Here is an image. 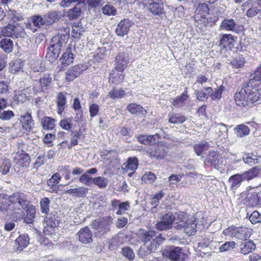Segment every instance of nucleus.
<instances>
[{
    "instance_id": "f257e3e1",
    "label": "nucleus",
    "mask_w": 261,
    "mask_h": 261,
    "mask_svg": "<svg viewBox=\"0 0 261 261\" xmlns=\"http://www.w3.org/2000/svg\"><path fill=\"white\" fill-rule=\"evenodd\" d=\"M261 98V65L256 69L253 78L245 84L234 95V101L240 107H251Z\"/></svg>"
},
{
    "instance_id": "f03ea898",
    "label": "nucleus",
    "mask_w": 261,
    "mask_h": 261,
    "mask_svg": "<svg viewBox=\"0 0 261 261\" xmlns=\"http://www.w3.org/2000/svg\"><path fill=\"white\" fill-rule=\"evenodd\" d=\"M51 41L53 44L47 48L45 57L51 63L57 59L61 51H65L64 46L65 45V35L56 36L52 39Z\"/></svg>"
},
{
    "instance_id": "7ed1b4c3",
    "label": "nucleus",
    "mask_w": 261,
    "mask_h": 261,
    "mask_svg": "<svg viewBox=\"0 0 261 261\" xmlns=\"http://www.w3.org/2000/svg\"><path fill=\"white\" fill-rule=\"evenodd\" d=\"M113 220V218L110 216L98 218L92 222L91 226L95 230V233L97 236L104 235L110 231Z\"/></svg>"
},
{
    "instance_id": "20e7f679",
    "label": "nucleus",
    "mask_w": 261,
    "mask_h": 261,
    "mask_svg": "<svg viewBox=\"0 0 261 261\" xmlns=\"http://www.w3.org/2000/svg\"><path fill=\"white\" fill-rule=\"evenodd\" d=\"M223 234L232 238L246 240L250 237L251 230L246 227L231 226L224 229Z\"/></svg>"
},
{
    "instance_id": "39448f33",
    "label": "nucleus",
    "mask_w": 261,
    "mask_h": 261,
    "mask_svg": "<svg viewBox=\"0 0 261 261\" xmlns=\"http://www.w3.org/2000/svg\"><path fill=\"white\" fill-rule=\"evenodd\" d=\"M1 34L4 36L13 38L24 37L25 35L24 29L17 23L15 25L8 24L1 29Z\"/></svg>"
},
{
    "instance_id": "423d86ee",
    "label": "nucleus",
    "mask_w": 261,
    "mask_h": 261,
    "mask_svg": "<svg viewBox=\"0 0 261 261\" xmlns=\"http://www.w3.org/2000/svg\"><path fill=\"white\" fill-rule=\"evenodd\" d=\"M180 217L181 214H173L171 213L166 214L163 216L161 221L156 224V228L160 230H163L171 228L174 222L178 225Z\"/></svg>"
},
{
    "instance_id": "0eeeda50",
    "label": "nucleus",
    "mask_w": 261,
    "mask_h": 261,
    "mask_svg": "<svg viewBox=\"0 0 261 261\" xmlns=\"http://www.w3.org/2000/svg\"><path fill=\"white\" fill-rule=\"evenodd\" d=\"M145 150L150 158H155L157 160L164 159L167 153L166 146L161 143L155 146H147Z\"/></svg>"
},
{
    "instance_id": "6e6552de",
    "label": "nucleus",
    "mask_w": 261,
    "mask_h": 261,
    "mask_svg": "<svg viewBox=\"0 0 261 261\" xmlns=\"http://www.w3.org/2000/svg\"><path fill=\"white\" fill-rule=\"evenodd\" d=\"M185 216L181 214V217L178 225L175 227L178 229L184 228V232L188 236L194 235L196 232V224L195 223V219L191 218L185 221Z\"/></svg>"
},
{
    "instance_id": "1a4fd4ad",
    "label": "nucleus",
    "mask_w": 261,
    "mask_h": 261,
    "mask_svg": "<svg viewBox=\"0 0 261 261\" xmlns=\"http://www.w3.org/2000/svg\"><path fill=\"white\" fill-rule=\"evenodd\" d=\"M9 200L11 202V206L21 207V209L28 208L29 205V200L27 196L22 193H16L9 197Z\"/></svg>"
},
{
    "instance_id": "9d476101",
    "label": "nucleus",
    "mask_w": 261,
    "mask_h": 261,
    "mask_svg": "<svg viewBox=\"0 0 261 261\" xmlns=\"http://www.w3.org/2000/svg\"><path fill=\"white\" fill-rule=\"evenodd\" d=\"M63 224L62 223L59 222L55 216H53L51 214L48 215L44 219V232L47 234L54 231L55 227H57L59 229L62 226Z\"/></svg>"
},
{
    "instance_id": "9b49d317",
    "label": "nucleus",
    "mask_w": 261,
    "mask_h": 261,
    "mask_svg": "<svg viewBox=\"0 0 261 261\" xmlns=\"http://www.w3.org/2000/svg\"><path fill=\"white\" fill-rule=\"evenodd\" d=\"M168 258L172 261H184L187 254L183 251L182 248L171 246L167 250Z\"/></svg>"
},
{
    "instance_id": "f8f14e48",
    "label": "nucleus",
    "mask_w": 261,
    "mask_h": 261,
    "mask_svg": "<svg viewBox=\"0 0 261 261\" xmlns=\"http://www.w3.org/2000/svg\"><path fill=\"white\" fill-rule=\"evenodd\" d=\"M61 180V176L58 173H56L52 175L51 178L47 181V184L48 187H50L51 192H55L56 193L64 194L65 193V190H62L61 188H63V185H58L59 181Z\"/></svg>"
},
{
    "instance_id": "ddd939ff",
    "label": "nucleus",
    "mask_w": 261,
    "mask_h": 261,
    "mask_svg": "<svg viewBox=\"0 0 261 261\" xmlns=\"http://www.w3.org/2000/svg\"><path fill=\"white\" fill-rule=\"evenodd\" d=\"M129 56L127 52H121L115 58V69L124 71L129 62Z\"/></svg>"
},
{
    "instance_id": "4468645a",
    "label": "nucleus",
    "mask_w": 261,
    "mask_h": 261,
    "mask_svg": "<svg viewBox=\"0 0 261 261\" xmlns=\"http://www.w3.org/2000/svg\"><path fill=\"white\" fill-rule=\"evenodd\" d=\"M206 161L217 169L221 168L224 164L223 157L217 151H215L209 152Z\"/></svg>"
},
{
    "instance_id": "2eb2a0df",
    "label": "nucleus",
    "mask_w": 261,
    "mask_h": 261,
    "mask_svg": "<svg viewBox=\"0 0 261 261\" xmlns=\"http://www.w3.org/2000/svg\"><path fill=\"white\" fill-rule=\"evenodd\" d=\"M111 206L113 211H115L117 215H122L127 211L129 207L128 201L121 202L120 200L114 199L111 201Z\"/></svg>"
},
{
    "instance_id": "dca6fc26",
    "label": "nucleus",
    "mask_w": 261,
    "mask_h": 261,
    "mask_svg": "<svg viewBox=\"0 0 261 261\" xmlns=\"http://www.w3.org/2000/svg\"><path fill=\"white\" fill-rule=\"evenodd\" d=\"M133 22L128 19H124L121 20L117 25L115 32L118 36H123L126 34Z\"/></svg>"
},
{
    "instance_id": "f3484780",
    "label": "nucleus",
    "mask_w": 261,
    "mask_h": 261,
    "mask_svg": "<svg viewBox=\"0 0 261 261\" xmlns=\"http://www.w3.org/2000/svg\"><path fill=\"white\" fill-rule=\"evenodd\" d=\"M237 37L231 34H224L221 37L219 44L225 48L231 50L234 46Z\"/></svg>"
},
{
    "instance_id": "a211bd4d",
    "label": "nucleus",
    "mask_w": 261,
    "mask_h": 261,
    "mask_svg": "<svg viewBox=\"0 0 261 261\" xmlns=\"http://www.w3.org/2000/svg\"><path fill=\"white\" fill-rule=\"evenodd\" d=\"M160 240V241H163L164 239L162 237L160 234H157L154 231L150 230L144 232L142 235V240L143 243H146V245L148 246L150 244L149 242L156 241V240Z\"/></svg>"
},
{
    "instance_id": "6ab92c4d",
    "label": "nucleus",
    "mask_w": 261,
    "mask_h": 261,
    "mask_svg": "<svg viewBox=\"0 0 261 261\" xmlns=\"http://www.w3.org/2000/svg\"><path fill=\"white\" fill-rule=\"evenodd\" d=\"M78 236L79 241L82 243L88 244L92 241V233L87 226L80 229Z\"/></svg>"
},
{
    "instance_id": "aec40b11",
    "label": "nucleus",
    "mask_w": 261,
    "mask_h": 261,
    "mask_svg": "<svg viewBox=\"0 0 261 261\" xmlns=\"http://www.w3.org/2000/svg\"><path fill=\"white\" fill-rule=\"evenodd\" d=\"M163 241H160V240H156V241H150V244L147 246L146 243L143 244V246L141 248V250H143L144 255H148L152 252L155 251V250L159 248V246L161 244Z\"/></svg>"
},
{
    "instance_id": "412c9836",
    "label": "nucleus",
    "mask_w": 261,
    "mask_h": 261,
    "mask_svg": "<svg viewBox=\"0 0 261 261\" xmlns=\"http://www.w3.org/2000/svg\"><path fill=\"white\" fill-rule=\"evenodd\" d=\"M85 69L83 65H77L71 69H69L66 72V80L72 81L76 77L78 76L81 72Z\"/></svg>"
},
{
    "instance_id": "4be33fe9",
    "label": "nucleus",
    "mask_w": 261,
    "mask_h": 261,
    "mask_svg": "<svg viewBox=\"0 0 261 261\" xmlns=\"http://www.w3.org/2000/svg\"><path fill=\"white\" fill-rule=\"evenodd\" d=\"M124 76V71L115 70L114 68L110 74L109 81L114 84H120L123 81Z\"/></svg>"
},
{
    "instance_id": "5701e85b",
    "label": "nucleus",
    "mask_w": 261,
    "mask_h": 261,
    "mask_svg": "<svg viewBox=\"0 0 261 261\" xmlns=\"http://www.w3.org/2000/svg\"><path fill=\"white\" fill-rule=\"evenodd\" d=\"M159 138V135L156 134L154 135H140L137 139L139 142L149 146L155 144L156 139Z\"/></svg>"
},
{
    "instance_id": "b1692460",
    "label": "nucleus",
    "mask_w": 261,
    "mask_h": 261,
    "mask_svg": "<svg viewBox=\"0 0 261 261\" xmlns=\"http://www.w3.org/2000/svg\"><path fill=\"white\" fill-rule=\"evenodd\" d=\"M209 9L205 3L199 4L195 11V18L197 20L203 19L208 14Z\"/></svg>"
},
{
    "instance_id": "393cba45",
    "label": "nucleus",
    "mask_w": 261,
    "mask_h": 261,
    "mask_svg": "<svg viewBox=\"0 0 261 261\" xmlns=\"http://www.w3.org/2000/svg\"><path fill=\"white\" fill-rule=\"evenodd\" d=\"M238 25L234 20L232 19H224L220 25L221 30L237 32L238 31Z\"/></svg>"
},
{
    "instance_id": "a878e982",
    "label": "nucleus",
    "mask_w": 261,
    "mask_h": 261,
    "mask_svg": "<svg viewBox=\"0 0 261 261\" xmlns=\"http://www.w3.org/2000/svg\"><path fill=\"white\" fill-rule=\"evenodd\" d=\"M256 248L255 244L252 241L242 243L239 246L240 253L243 255H247Z\"/></svg>"
},
{
    "instance_id": "bb28decb",
    "label": "nucleus",
    "mask_w": 261,
    "mask_h": 261,
    "mask_svg": "<svg viewBox=\"0 0 261 261\" xmlns=\"http://www.w3.org/2000/svg\"><path fill=\"white\" fill-rule=\"evenodd\" d=\"M244 180L242 174H236L231 176L228 180L230 188L232 190H236L241 185L242 181Z\"/></svg>"
},
{
    "instance_id": "cd10ccee",
    "label": "nucleus",
    "mask_w": 261,
    "mask_h": 261,
    "mask_svg": "<svg viewBox=\"0 0 261 261\" xmlns=\"http://www.w3.org/2000/svg\"><path fill=\"white\" fill-rule=\"evenodd\" d=\"M10 210L12 211L10 215L11 218L15 222H18L23 219L25 213L22 209L18 206H10Z\"/></svg>"
},
{
    "instance_id": "c85d7f7f",
    "label": "nucleus",
    "mask_w": 261,
    "mask_h": 261,
    "mask_svg": "<svg viewBox=\"0 0 261 261\" xmlns=\"http://www.w3.org/2000/svg\"><path fill=\"white\" fill-rule=\"evenodd\" d=\"M20 123L23 129L25 130L31 129L34 125V121L32 119L31 113L27 112L24 115L21 116Z\"/></svg>"
},
{
    "instance_id": "c756f323",
    "label": "nucleus",
    "mask_w": 261,
    "mask_h": 261,
    "mask_svg": "<svg viewBox=\"0 0 261 261\" xmlns=\"http://www.w3.org/2000/svg\"><path fill=\"white\" fill-rule=\"evenodd\" d=\"M30 243V238L27 234L20 235L15 240V244L18 245L17 250H22L27 247Z\"/></svg>"
},
{
    "instance_id": "7c9ffc66",
    "label": "nucleus",
    "mask_w": 261,
    "mask_h": 261,
    "mask_svg": "<svg viewBox=\"0 0 261 261\" xmlns=\"http://www.w3.org/2000/svg\"><path fill=\"white\" fill-rule=\"evenodd\" d=\"M139 161L136 157L129 158L126 162L123 163L122 169L126 171L136 170L138 167Z\"/></svg>"
},
{
    "instance_id": "2f4dec72",
    "label": "nucleus",
    "mask_w": 261,
    "mask_h": 261,
    "mask_svg": "<svg viewBox=\"0 0 261 261\" xmlns=\"http://www.w3.org/2000/svg\"><path fill=\"white\" fill-rule=\"evenodd\" d=\"M17 164L24 166L29 164L30 158L27 153L17 152L14 158Z\"/></svg>"
},
{
    "instance_id": "473e14b6",
    "label": "nucleus",
    "mask_w": 261,
    "mask_h": 261,
    "mask_svg": "<svg viewBox=\"0 0 261 261\" xmlns=\"http://www.w3.org/2000/svg\"><path fill=\"white\" fill-rule=\"evenodd\" d=\"M206 92H207L208 95L213 100H218L222 97L223 87H220L215 89H213L211 87L205 88Z\"/></svg>"
},
{
    "instance_id": "72a5a7b5",
    "label": "nucleus",
    "mask_w": 261,
    "mask_h": 261,
    "mask_svg": "<svg viewBox=\"0 0 261 261\" xmlns=\"http://www.w3.org/2000/svg\"><path fill=\"white\" fill-rule=\"evenodd\" d=\"M243 160L246 164L252 166L261 162V155L247 153L245 156L243 157Z\"/></svg>"
},
{
    "instance_id": "f704fd0d",
    "label": "nucleus",
    "mask_w": 261,
    "mask_h": 261,
    "mask_svg": "<svg viewBox=\"0 0 261 261\" xmlns=\"http://www.w3.org/2000/svg\"><path fill=\"white\" fill-rule=\"evenodd\" d=\"M26 217L23 218L24 223L30 224H32L35 218L36 211L35 207L33 205H30L26 210Z\"/></svg>"
},
{
    "instance_id": "c9c22d12",
    "label": "nucleus",
    "mask_w": 261,
    "mask_h": 261,
    "mask_svg": "<svg viewBox=\"0 0 261 261\" xmlns=\"http://www.w3.org/2000/svg\"><path fill=\"white\" fill-rule=\"evenodd\" d=\"M210 144L205 142H200L194 145L193 148L198 156L201 155L204 152L206 151L210 148Z\"/></svg>"
},
{
    "instance_id": "e433bc0d",
    "label": "nucleus",
    "mask_w": 261,
    "mask_h": 261,
    "mask_svg": "<svg viewBox=\"0 0 261 261\" xmlns=\"http://www.w3.org/2000/svg\"><path fill=\"white\" fill-rule=\"evenodd\" d=\"M260 171V169L258 167L251 168L247 171L242 174L244 180H250L256 177Z\"/></svg>"
},
{
    "instance_id": "4c0bfd02",
    "label": "nucleus",
    "mask_w": 261,
    "mask_h": 261,
    "mask_svg": "<svg viewBox=\"0 0 261 261\" xmlns=\"http://www.w3.org/2000/svg\"><path fill=\"white\" fill-rule=\"evenodd\" d=\"M251 4V2L250 1H248L242 5V8L243 11L248 9L247 10L246 15L249 17H252L255 16L259 12V9H258L256 7L249 8Z\"/></svg>"
},
{
    "instance_id": "58836bf2",
    "label": "nucleus",
    "mask_w": 261,
    "mask_h": 261,
    "mask_svg": "<svg viewBox=\"0 0 261 261\" xmlns=\"http://www.w3.org/2000/svg\"><path fill=\"white\" fill-rule=\"evenodd\" d=\"M247 204L251 207L256 206L258 204L259 205V200L258 193H249L247 195L246 198Z\"/></svg>"
},
{
    "instance_id": "ea45409f",
    "label": "nucleus",
    "mask_w": 261,
    "mask_h": 261,
    "mask_svg": "<svg viewBox=\"0 0 261 261\" xmlns=\"http://www.w3.org/2000/svg\"><path fill=\"white\" fill-rule=\"evenodd\" d=\"M13 42L9 38L3 39L0 42V48L5 53H10L12 51Z\"/></svg>"
},
{
    "instance_id": "a19ab883",
    "label": "nucleus",
    "mask_w": 261,
    "mask_h": 261,
    "mask_svg": "<svg viewBox=\"0 0 261 261\" xmlns=\"http://www.w3.org/2000/svg\"><path fill=\"white\" fill-rule=\"evenodd\" d=\"M234 132L237 137L242 138L249 134L250 129L244 124H240L235 127Z\"/></svg>"
},
{
    "instance_id": "79ce46f5",
    "label": "nucleus",
    "mask_w": 261,
    "mask_h": 261,
    "mask_svg": "<svg viewBox=\"0 0 261 261\" xmlns=\"http://www.w3.org/2000/svg\"><path fill=\"white\" fill-rule=\"evenodd\" d=\"M57 103L58 106L57 112L61 115L65 109V95L63 92H60L57 96Z\"/></svg>"
},
{
    "instance_id": "37998d69",
    "label": "nucleus",
    "mask_w": 261,
    "mask_h": 261,
    "mask_svg": "<svg viewBox=\"0 0 261 261\" xmlns=\"http://www.w3.org/2000/svg\"><path fill=\"white\" fill-rule=\"evenodd\" d=\"M46 25L53 24L56 20L58 19L60 15L57 11H50L45 14L44 16Z\"/></svg>"
},
{
    "instance_id": "c03bdc74",
    "label": "nucleus",
    "mask_w": 261,
    "mask_h": 261,
    "mask_svg": "<svg viewBox=\"0 0 261 261\" xmlns=\"http://www.w3.org/2000/svg\"><path fill=\"white\" fill-rule=\"evenodd\" d=\"M127 110L133 114H141L143 115L146 114V111L141 106L136 103H130L127 106Z\"/></svg>"
},
{
    "instance_id": "a18cd8bd",
    "label": "nucleus",
    "mask_w": 261,
    "mask_h": 261,
    "mask_svg": "<svg viewBox=\"0 0 261 261\" xmlns=\"http://www.w3.org/2000/svg\"><path fill=\"white\" fill-rule=\"evenodd\" d=\"M150 11L156 15H160L164 12V7L162 3H151L149 6Z\"/></svg>"
},
{
    "instance_id": "49530a36",
    "label": "nucleus",
    "mask_w": 261,
    "mask_h": 261,
    "mask_svg": "<svg viewBox=\"0 0 261 261\" xmlns=\"http://www.w3.org/2000/svg\"><path fill=\"white\" fill-rule=\"evenodd\" d=\"M87 192L88 189L85 187H79L66 190V193L79 197L85 196Z\"/></svg>"
},
{
    "instance_id": "de8ad7c7",
    "label": "nucleus",
    "mask_w": 261,
    "mask_h": 261,
    "mask_svg": "<svg viewBox=\"0 0 261 261\" xmlns=\"http://www.w3.org/2000/svg\"><path fill=\"white\" fill-rule=\"evenodd\" d=\"M55 119L50 117H44L42 121V127L44 129L49 130L54 128Z\"/></svg>"
},
{
    "instance_id": "09e8293b",
    "label": "nucleus",
    "mask_w": 261,
    "mask_h": 261,
    "mask_svg": "<svg viewBox=\"0 0 261 261\" xmlns=\"http://www.w3.org/2000/svg\"><path fill=\"white\" fill-rule=\"evenodd\" d=\"M125 94V92L122 88L117 89L113 88L109 92L108 95L113 99L122 98Z\"/></svg>"
},
{
    "instance_id": "8fccbe9b",
    "label": "nucleus",
    "mask_w": 261,
    "mask_h": 261,
    "mask_svg": "<svg viewBox=\"0 0 261 261\" xmlns=\"http://www.w3.org/2000/svg\"><path fill=\"white\" fill-rule=\"evenodd\" d=\"M187 98L188 95L184 93L180 96H178L173 99V105L175 107L181 108L185 105Z\"/></svg>"
},
{
    "instance_id": "3c124183",
    "label": "nucleus",
    "mask_w": 261,
    "mask_h": 261,
    "mask_svg": "<svg viewBox=\"0 0 261 261\" xmlns=\"http://www.w3.org/2000/svg\"><path fill=\"white\" fill-rule=\"evenodd\" d=\"M93 184L100 189H104L108 184V180L102 176L96 177L93 178Z\"/></svg>"
},
{
    "instance_id": "603ef678",
    "label": "nucleus",
    "mask_w": 261,
    "mask_h": 261,
    "mask_svg": "<svg viewBox=\"0 0 261 261\" xmlns=\"http://www.w3.org/2000/svg\"><path fill=\"white\" fill-rule=\"evenodd\" d=\"M79 4L80 3H78L75 7L68 12V16L70 19H75L81 15V9L79 6Z\"/></svg>"
},
{
    "instance_id": "864d4df0",
    "label": "nucleus",
    "mask_w": 261,
    "mask_h": 261,
    "mask_svg": "<svg viewBox=\"0 0 261 261\" xmlns=\"http://www.w3.org/2000/svg\"><path fill=\"white\" fill-rule=\"evenodd\" d=\"M245 64L244 58L242 56H237L230 62L233 68H240L244 66Z\"/></svg>"
},
{
    "instance_id": "5fc2aeb1",
    "label": "nucleus",
    "mask_w": 261,
    "mask_h": 261,
    "mask_svg": "<svg viewBox=\"0 0 261 261\" xmlns=\"http://www.w3.org/2000/svg\"><path fill=\"white\" fill-rule=\"evenodd\" d=\"M32 20L33 25L37 29L40 28L41 26L46 25L44 16L42 17L40 15H35L32 17Z\"/></svg>"
},
{
    "instance_id": "6e6d98bb",
    "label": "nucleus",
    "mask_w": 261,
    "mask_h": 261,
    "mask_svg": "<svg viewBox=\"0 0 261 261\" xmlns=\"http://www.w3.org/2000/svg\"><path fill=\"white\" fill-rule=\"evenodd\" d=\"M236 243L234 241H228L224 243L219 247V251L221 252L230 251L236 247Z\"/></svg>"
},
{
    "instance_id": "4d7b16f0",
    "label": "nucleus",
    "mask_w": 261,
    "mask_h": 261,
    "mask_svg": "<svg viewBox=\"0 0 261 261\" xmlns=\"http://www.w3.org/2000/svg\"><path fill=\"white\" fill-rule=\"evenodd\" d=\"M186 120L185 116L178 114H174L170 116L169 119V122L171 123H181Z\"/></svg>"
},
{
    "instance_id": "13d9d810",
    "label": "nucleus",
    "mask_w": 261,
    "mask_h": 261,
    "mask_svg": "<svg viewBox=\"0 0 261 261\" xmlns=\"http://www.w3.org/2000/svg\"><path fill=\"white\" fill-rule=\"evenodd\" d=\"M65 51L63 53L62 57L60 60L59 61L58 66L56 68V71L58 74L63 72L65 70Z\"/></svg>"
},
{
    "instance_id": "bf43d9fd",
    "label": "nucleus",
    "mask_w": 261,
    "mask_h": 261,
    "mask_svg": "<svg viewBox=\"0 0 261 261\" xmlns=\"http://www.w3.org/2000/svg\"><path fill=\"white\" fill-rule=\"evenodd\" d=\"M93 178L90 175L87 174L86 172L82 175L79 178L81 182L87 186H91L93 184Z\"/></svg>"
},
{
    "instance_id": "052dcab7",
    "label": "nucleus",
    "mask_w": 261,
    "mask_h": 261,
    "mask_svg": "<svg viewBox=\"0 0 261 261\" xmlns=\"http://www.w3.org/2000/svg\"><path fill=\"white\" fill-rule=\"evenodd\" d=\"M126 240V237L123 233H118L115 236L112 241V243L116 246H119Z\"/></svg>"
},
{
    "instance_id": "680f3d73",
    "label": "nucleus",
    "mask_w": 261,
    "mask_h": 261,
    "mask_svg": "<svg viewBox=\"0 0 261 261\" xmlns=\"http://www.w3.org/2000/svg\"><path fill=\"white\" fill-rule=\"evenodd\" d=\"M164 193L162 190L155 194L151 199V204L153 208H155L159 204V201L164 197Z\"/></svg>"
},
{
    "instance_id": "e2e57ef3",
    "label": "nucleus",
    "mask_w": 261,
    "mask_h": 261,
    "mask_svg": "<svg viewBox=\"0 0 261 261\" xmlns=\"http://www.w3.org/2000/svg\"><path fill=\"white\" fill-rule=\"evenodd\" d=\"M49 201L47 198L45 197L40 201V210L42 213L47 214L49 211Z\"/></svg>"
},
{
    "instance_id": "0e129e2a",
    "label": "nucleus",
    "mask_w": 261,
    "mask_h": 261,
    "mask_svg": "<svg viewBox=\"0 0 261 261\" xmlns=\"http://www.w3.org/2000/svg\"><path fill=\"white\" fill-rule=\"evenodd\" d=\"M11 164L9 160L4 161L0 166V172L4 175L7 174L10 171Z\"/></svg>"
},
{
    "instance_id": "69168bd1",
    "label": "nucleus",
    "mask_w": 261,
    "mask_h": 261,
    "mask_svg": "<svg viewBox=\"0 0 261 261\" xmlns=\"http://www.w3.org/2000/svg\"><path fill=\"white\" fill-rule=\"evenodd\" d=\"M8 16L13 22L20 21L23 19L22 15L15 10L11 11Z\"/></svg>"
},
{
    "instance_id": "338daca9",
    "label": "nucleus",
    "mask_w": 261,
    "mask_h": 261,
    "mask_svg": "<svg viewBox=\"0 0 261 261\" xmlns=\"http://www.w3.org/2000/svg\"><path fill=\"white\" fill-rule=\"evenodd\" d=\"M122 253L123 256L129 260L134 259L135 254L133 250L129 247H124L122 249Z\"/></svg>"
},
{
    "instance_id": "774afa93",
    "label": "nucleus",
    "mask_w": 261,
    "mask_h": 261,
    "mask_svg": "<svg viewBox=\"0 0 261 261\" xmlns=\"http://www.w3.org/2000/svg\"><path fill=\"white\" fill-rule=\"evenodd\" d=\"M249 220L253 224H256L261 221V215L257 212H253L249 217Z\"/></svg>"
}]
</instances>
